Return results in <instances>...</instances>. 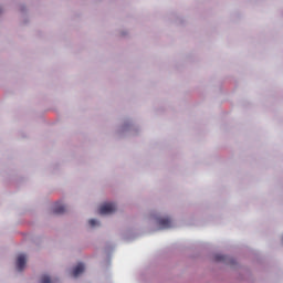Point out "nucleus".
<instances>
[{
	"instance_id": "1",
	"label": "nucleus",
	"mask_w": 283,
	"mask_h": 283,
	"mask_svg": "<svg viewBox=\"0 0 283 283\" xmlns=\"http://www.w3.org/2000/svg\"><path fill=\"white\" fill-rule=\"evenodd\" d=\"M115 210H117L116 203H103L99 207V214H112Z\"/></svg>"
},
{
	"instance_id": "2",
	"label": "nucleus",
	"mask_w": 283,
	"mask_h": 283,
	"mask_svg": "<svg viewBox=\"0 0 283 283\" xmlns=\"http://www.w3.org/2000/svg\"><path fill=\"white\" fill-rule=\"evenodd\" d=\"M27 265V254H19L17 259V269L19 271L24 270Z\"/></svg>"
},
{
	"instance_id": "3",
	"label": "nucleus",
	"mask_w": 283,
	"mask_h": 283,
	"mask_svg": "<svg viewBox=\"0 0 283 283\" xmlns=\"http://www.w3.org/2000/svg\"><path fill=\"white\" fill-rule=\"evenodd\" d=\"M84 270H85L84 263H77V265H75V268H73L72 275L78 276L80 274H82L84 272Z\"/></svg>"
},
{
	"instance_id": "4",
	"label": "nucleus",
	"mask_w": 283,
	"mask_h": 283,
	"mask_svg": "<svg viewBox=\"0 0 283 283\" xmlns=\"http://www.w3.org/2000/svg\"><path fill=\"white\" fill-rule=\"evenodd\" d=\"M160 228H171V219L168 217L158 219Z\"/></svg>"
},
{
	"instance_id": "5",
	"label": "nucleus",
	"mask_w": 283,
	"mask_h": 283,
	"mask_svg": "<svg viewBox=\"0 0 283 283\" xmlns=\"http://www.w3.org/2000/svg\"><path fill=\"white\" fill-rule=\"evenodd\" d=\"M66 207L63 203L56 202L53 207V211L61 214L63 212H65Z\"/></svg>"
},
{
	"instance_id": "6",
	"label": "nucleus",
	"mask_w": 283,
	"mask_h": 283,
	"mask_svg": "<svg viewBox=\"0 0 283 283\" xmlns=\"http://www.w3.org/2000/svg\"><path fill=\"white\" fill-rule=\"evenodd\" d=\"M41 283H56L55 281H51L49 274H43L41 279Z\"/></svg>"
},
{
	"instance_id": "7",
	"label": "nucleus",
	"mask_w": 283,
	"mask_h": 283,
	"mask_svg": "<svg viewBox=\"0 0 283 283\" xmlns=\"http://www.w3.org/2000/svg\"><path fill=\"white\" fill-rule=\"evenodd\" d=\"M88 223H90V226L94 227V226H96V223H98V221H96V219H90Z\"/></svg>"
},
{
	"instance_id": "8",
	"label": "nucleus",
	"mask_w": 283,
	"mask_h": 283,
	"mask_svg": "<svg viewBox=\"0 0 283 283\" xmlns=\"http://www.w3.org/2000/svg\"><path fill=\"white\" fill-rule=\"evenodd\" d=\"M216 259H217V261H221L222 259H224V256L217 254Z\"/></svg>"
}]
</instances>
